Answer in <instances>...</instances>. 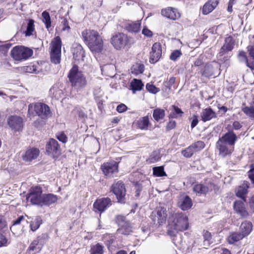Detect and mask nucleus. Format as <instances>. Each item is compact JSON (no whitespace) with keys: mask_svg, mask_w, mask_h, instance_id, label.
<instances>
[{"mask_svg":"<svg viewBox=\"0 0 254 254\" xmlns=\"http://www.w3.org/2000/svg\"><path fill=\"white\" fill-rule=\"evenodd\" d=\"M127 107L124 104H121L117 107V111L119 113H123L127 110Z\"/></svg>","mask_w":254,"mask_h":254,"instance_id":"55","label":"nucleus"},{"mask_svg":"<svg viewBox=\"0 0 254 254\" xmlns=\"http://www.w3.org/2000/svg\"><path fill=\"white\" fill-rule=\"evenodd\" d=\"M243 238L244 237L239 232H233L229 235V236L227 237V240L229 244H233L235 242L243 239Z\"/></svg>","mask_w":254,"mask_h":254,"instance_id":"28","label":"nucleus"},{"mask_svg":"<svg viewBox=\"0 0 254 254\" xmlns=\"http://www.w3.org/2000/svg\"><path fill=\"white\" fill-rule=\"evenodd\" d=\"M120 26L130 33H138L140 30V21H124L119 24Z\"/></svg>","mask_w":254,"mask_h":254,"instance_id":"16","label":"nucleus"},{"mask_svg":"<svg viewBox=\"0 0 254 254\" xmlns=\"http://www.w3.org/2000/svg\"><path fill=\"white\" fill-rule=\"evenodd\" d=\"M237 140V136L232 131H228L220 137L216 143L218 155L223 158L231 155Z\"/></svg>","mask_w":254,"mask_h":254,"instance_id":"1","label":"nucleus"},{"mask_svg":"<svg viewBox=\"0 0 254 254\" xmlns=\"http://www.w3.org/2000/svg\"><path fill=\"white\" fill-rule=\"evenodd\" d=\"M142 33L147 37H150L152 36V32L147 28H143Z\"/></svg>","mask_w":254,"mask_h":254,"instance_id":"60","label":"nucleus"},{"mask_svg":"<svg viewBox=\"0 0 254 254\" xmlns=\"http://www.w3.org/2000/svg\"><path fill=\"white\" fill-rule=\"evenodd\" d=\"M42 21L45 23L48 30L51 27V20L50 17H43Z\"/></svg>","mask_w":254,"mask_h":254,"instance_id":"51","label":"nucleus"},{"mask_svg":"<svg viewBox=\"0 0 254 254\" xmlns=\"http://www.w3.org/2000/svg\"><path fill=\"white\" fill-rule=\"evenodd\" d=\"M48 154L55 157L61 153L60 146L58 141L53 138H51L47 143L46 147Z\"/></svg>","mask_w":254,"mask_h":254,"instance_id":"14","label":"nucleus"},{"mask_svg":"<svg viewBox=\"0 0 254 254\" xmlns=\"http://www.w3.org/2000/svg\"><path fill=\"white\" fill-rule=\"evenodd\" d=\"M39 154V150L36 148L27 149L24 155L22 156L23 159L25 161H30L37 158Z\"/></svg>","mask_w":254,"mask_h":254,"instance_id":"25","label":"nucleus"},{"mask_svg":"<svg viewBox=\"0 0 254 254\" xmlns=\"http://www.w3.org/2000/svg\"><path fill=\"white\" fill-rule=\"evenodd\" d=\"M68 77L73 87L77 91H80L84 88L86 84V78L81 72L78 71V66L74 65L70 70Z\"/></svg>","mask_w":254,"mask_h":254,"instance_id":"4","label":"nucleus"},{"mask_svg":"<svg viewBox=\"0 0 254 254\" xmlns=\"http://www.w3.org/2000/svg\"><path fill=\"white\" fill-rule=\"evenodd\" d=\"M112 205V201L110 198H102L98 199L94 203L93 207L95 211L102 213L104 212L108 207Z\"/></svg>","mask_w":254,"mask_h":254,"instance_id":"15","label":"nucleus"},{"mask_svg":"<svg viewBox=\"0 0 254 254\" xmlns=\"http://www.w3.org/2000/svg\"><path fill=\"white\" fill-rule=\"evenodd\" d=\"M167 216V211L164 207L158 208L156 213L152 212L151 215L154 224L159 225L166 222Z\"/></svg>","mask_w":254,"mask_h":254,"instance_id":"12","label":"nucleus"},{"mask_svg":"<svg viewBox=\"0 0 254 254\" xmlns=\"http://www.w3.org/2000/svg\"><path fill=\"white\" fill-rule=\"evenodd\" d=\"M82 36L91 51L97 53L101 52L103 47V41L97 31L85 30L82 32Z\"/></svg>","mask_w":254,"mask_h":254,"instance_id":"3","label":"nucleus"},{"mask_svg":"<svg viewBox=\"0 0 254 254\" xmlns=\"http://www.w3.org/2000/svg\"><path fill=\"white\" fill-rule=\"evenodd\" d=\"M118 164L115 161L104 163L101 166V169L105 176L111 178L114 174L118 172Z\"/></svg>","mask_w":254,"mask_h":254,"instance_id":"13","label":"nucleus"},{"mask_svg":"<svg viewBox=\"0 0 254 254\" xmlns=\"http://www.w3.org/2000/svg\"><path fill=\"white\" fill-rule=\"evenodd\" d=\"M35 21L33 19H28L26 30L25 31V34L26 36H30L33 35V32L35 30Z\"/></svg>","mask_w":254,"mask_h":254,"instance_id":"30","label":"nucleus"},{"mask_svg":"<svg viewBox=\"0 0 254 254\" xmlns=\"http://www.w3.org/2000/svg\"><path fill=\"white\" fill-rule=\"evenodd\" d=\"M112 188L113 192L116 195L118 202H125L126 190L124 184L120 181L114 184Z\"/></svg>","mask_w":254,"mask_h":254,"instance_id":"10","label":"nucleus"},{"mask_svg":"<svg viewBox=\"0 0 254 254\" xmlns=\"http://www.w3.org/2000/svg\"><path fill=\"white\" fill-rule=\"evenodd\" d=\"M229 51H227L223 46L220 49V52L218 54V57L221 58L226 54Z\"/></svg>","mask_w":254,"mask_h":254,"instance_id":"58","label":"nucleus"},{"mask_svg":"<svg viewBox=\"0 0 254 254\" xmlns=\"http://www.w3.org/2000/svg\"><path fill=\"white\" fill-rule=\"evenodd\" d=\"M182 55V52L180 50L174 51L170 56V59L173 61H176L181 55Z\"/></svg>","mask_w":254,"mask_h":254,"instance_id":"47","label":"nucleus"},{"mask_svg":"<svg viewBox=\"0 0 254 254\" xmlns=\"http://www.w3.org/2000/svg\"><path fill=\"white\" fill-rule=\"evenodd\" d=\"M146 89L151 93L155 94L159 92V88L156 87L154 85L147 83L146 85Z\"/></svg>","mask_w":254,"mask_h":254,"instance_id":"48","label":"nucleus"},{"mask_svg":"<svg viewBox=\"0 0 254 254\" xmlns=\"http://www.w3.org/2000/svg\"><path fill=\"white\" fill-rule=\"evenodd\" d=\"M239 57L241 61L247 63L248 59L245 52H240L239 54Z\"/></svg>","mask_w":254,"mask_h":254,"instance_id":"56","label":"nucleus"},{"mask_svg":"<svg viewBox=\"0 0 254 254\" xmlns=\"http://www.w3.org/2000/svg\"><path fill=\"white\" fill-rule=\"evenodd\" d=\"M234 209L237 213L243 218H247L249 215L244 206V203L241 201H236L234 202Z\"/></svg>","mask_w":254,"mask_h":254,"instance_id":"21","label":"nucleus"},{"mask_svg":"<svg viewBox=\"0 0 254 254\" xmlns=\"http://www.w3.org/2000/svg\"><path fill=\"white\" fill-rule=\"evenodd\" d=\"M176 125V123L175 121H170L168 123V124L166 126V128L168 130L172 129L175 127Z\"/></svg>","mask_w":254,"mask_h":254,"instance_id":"57","label":"nucleus"},{"mask_svg":"<svg viewBox=\"0 0 254 254\" xmlns=\"http://www.w3.org/2000/svg\"><path fill=\"white\" fill-rule=\"evenodd\" d=\"M194 152L199 151L202 149L204 146L205 144L202 141H198L190 145Z\"/></svg>","mask_w":254,"mask_h":254,"instance_id":"42","label":"nucleus"},{"mask_svg":"<svg viewBox=\"0 0 254 254\" xmlns=\"http://www.w3.org/2000/svg\"><path fill=\"white\" fill-rule=\"evenodd\" d=\"M132 232L129 223L125 225V226L120 227L117 230L118 234H122L124 235H128Z\"/></svg>","mask_w":254,"mask_h":254,"instance_id":"35","label":"nucleus"},{"mask_svg":"<svg viewBox=\"0 0 254 254\" xmlns=\"http://www.w3.org/2000/svg\"><path fill=\"white\" fill-rule=\"evenodd\" d=\"M161 158L160 153L159 151H154L150 155L149 158V161L150 163H153L158 161Z\"/></svg>","mask_w":254,"mask_h":254,"instance_id":"41","label":"nucleus"},{"mask_svg":"<svg viewBox=\"0 0 254 254\" xmlns=\"http://www.w3.org/2000/svg\"><path fill=\"white\" fill-rule=\"evenodd\" d=\"M57 139L62 142L65 143L67 141V138L64 132H59L56 134Z\"/></svg>","mask_w":254,"mask_h":254,"instance_id":"49","label":"nucleus"},{"mask_svg":"<svg viewBox=\"0 0 254 254\" xmlns=\"http://www.w3.org/2000/svg\"><path fill=\"white\" fill-rule=\"evenodd\" d=\"M24 219V217L23 216H20L17 219L13 221V225L10 227V230L12 231L14 229V227L15 225L19 224L22 220Z\"/></svg>","mask_w":254,"mask_h":254,"instance_id":"54","label":"nucleus"},{"mask_svg":"<svg viewBox=\"0 0 254 254\" xmlns=\"http://www.w3.org/2000/svg\"><path fill=\"white\" fill-rule=\"evenodd\" d=\"M247 48L250 56L253 59H254V45L252 46H249Z\"/></svg>","mask_w":254,"mask_h":254,"instance_id":"59","label":"nucleus"},{"mask_svg":"<svg viewBox=\"0 0 254 254\" xmlns=\"http://www.w3.org/2000/svg\"><path fill=\"white\" fill-rule=\"evenodd\" d=\"M214 254H231L230 252L224 248H217L213 250Z\"/></svg>","mask_w":254,"mask_h":254,"instance_id":"46","label":"nucleus"},{"mask_svg":"<svg viewBox=\"0 0 254 254\" xmlns=\"http://www.w3.org/2000/svg\"><path fill=\"white\" fill-rule=\"evenodd\" d=\"M72 53L75 60H79L84 57V51L82 47L79 44H75L73 45Z\"/></svg>","mask_w":254,"mask_h":254,"instance_id":"24","label":"nucleus"},{"mask_svg":"<svg viewBox=\"0 0 254 254\" xmlns=\"http://www.w3.org/2000/svg\"><path fill=\"white\" fill-rule=\"evenodd\" d=\"M42 220L41 218L39 216H37L35 218L32 220L30 222V228L32 231H35L37 230L41 224H42Z\"/></svg>","mask_w":254,"mask_h":254,"instance_id":"33","label":"nucleus"},{"mask_svg":"<svg viewBox=\"0 0 254 254\" xmlns=\"http://www.w3.org/2000/svg\"><path fill=\"white\" fill-rule=\"evenodd\" d=\"M253 230V224L252 222L245 221L242 222L240 227L239 233L245 238L248 236Z\"/></svg>","mask_w":254,"mask_h":254,"instance_id":"22","label":"nucleus"},{"mask_svg":"<svg viewBox=\"0 0 254 254\" xmlns=\"http://www.w3.org/2000/svg\"><path fill=\"white\" fill-rule=\"evenodd\" d=\"M248 174L249 178L254 183V167L249 171Z\"/></svg>","mask_w":254,"mask_h":254,"instance_id":"62","label":"nucleus"},{"mask_svg":"<svg viewBox=\"0 0 254 254\" xmlns=\"http://www.w3.org/2000/svg\"><path fill=\"white\" fill-rule=\"evenodd\" d=\"M249 184L248 182L244 181L242 186L238 188L236 192V195L241 198L244 201H246L245 195L248 192L247 190L249 188Z\"/></svg>","mask_w":254,"mask_h":254,"instance_id":"26","label":"nucleus"},{"mask_svg":"<svg viewBox=\"0 0 254 254\" xmlns=\"http://www.w3.org/2000/svg\"><path fill=\"white\" fill-rule=\"evenodd\" d=\"M149 123L148 116H145L140 119L137 122V127L142 130H146L148 128Z\"/></svg>","mask_w":254,"mask_h":254,"instance_id":"29","label":"nucleus"},{"mask_svg":"<svg viewBox=\"0 0 254 254\" xmlns=\"http://www.w3.org/2000/svg\"><path fill=\"white\" fill-rule=\"evenodd\" d=\"M6 227V223L5 220L2 217H0V230Z\"/></svg>","mask_w":254,"mask_h":254,"instance_id":"63","label":"nucleus"},{"mask_svg":"<svg viewBox=\"0 0 254 254\" xmlns=\"http://www.w3.org/2000/svg\"><path fill=\"white\" fill-rule=\"evenodd\" d=\"M7 124L11 130L14 131H20L23 126V119L18 116H11L7 119Z\"/></svg>","mask_w":254,"mask_h":254,"instance_id":"11","label":"nucleus"},{"mask_svg":"<svg viewBox=\"0 0 254 254\" xmlns=\"http://www.w3.org/2000/svg\"><path fill=\"white\" fill-rule=\"evenodd\" d=\"M39 239L38 238L34 240L30 244L29 250L32 251H35V253H39L41 250V246H39Z\"/></svg>","mask_w":254,"mask_h":254,"instance_id":"37","label":"nucleus"},{"mask_svg":"<svg viewBox=\"0 0 254 254\" xmlns=\"http://www.w3.org/2000/svg\"><path fill=\"white\" fill-rule=\"evenodd\" d=\"M242 126L237 121H235L233 124V127L236 130H238L242 127Z\"/></svg>","mask_w":254,"mask_h":254,"instance_id":"64","label":"nucleus"},{"mask_svg":"<svg viewBox=\"0 0 254 254\" xmlns=\"http://www.w3.org/2000/svg\"><path fill=\"white\" fill-rule=\"evenodd\" d=\"M161 56L162 48L161 44L159 43H154L150 53V62L152 64L156 63L160 59Z\"/></svg>","mask_w":254,"mask_h":254,"instance_id":"17","label":"nucleus"},{"mask_svg":"<svg viewBox=\"0 0 254 254\" xmlns=\"http://www.w3.org/2000/svg\"><path fill=\"white\" fill-rule=\"evenodd\" d=\"M34 112H35L36 115L41 117L42 119L47 118L50 114L49 107L42 103H35L29 104L28 112L33 114Z\"/></svg>","mask_w":254,"mask_h":254,"instance_id":"7","label":"nucleus"},{"mask_svg":"<svg viewBox=\"0 0 254 254\" xmlns=\"http://www.w3.org/2000/svg\"><path fill=\"white\" fill-rule=\"evenodd\" d=\"M235 3V0H229L227 7V11L228 12H231L232 11V7Z\"/></svg>","mask_w":254,"mask_h":254,"instance_id":"61","label":"nucleus"},{"mask_svg":"<svg viewBox=\"0 0 254 254\" xmlns=\"http://www.w3.org/2000/svg\"><path fill=\"white\" fill-rule=\"evenodd\" d=\"M191 120V127L193 128L194 127L198 122V117L195 115H193L190 119Z\"/></svg>","mask_w":254,"mask_h":254,"instance_id":"52","label":"nucleus"},{"mask_svg":"<svg viewBox=\"0 0 254 254\" xmlns=\"http://www.w3.org/2000/svg\"><path fill=\"white\" fill-rule=\"evenodd\" d=\"M162 16H180L181 14L179 12L177 9L172 7H168L163 9L161 11Z\"/></svg>","mask_w":254,"mask_h":254,"instance_id":"27","label":"nucleus"},{"mask_svg":"<svg viewBox=\"0 0 254 254\" xmlns=\"http://www.w3.org/2000/svg\"><path fill=\"white\" fill-rule=\"evenodd\" d=\"M200 117L203 122H206L212 119L217 118V115L211 108H207L202 110Z\"/></svg>","mask_w":254,"mask_h":254,"instance_id":"19","label":"nucleus"},{"mask_svg":"<svg viewBox=\"0 0 254 254\" xmlns=\"http://www.w3.org/2000/svg\"><path fill=\"white\" fill-rule=\"evenodd\" d=\"M172 107L174 109V112L170 114V117L172 118H175L178 117L177 115H180V116H182L184 113L182 112L181 109L175 106H172Z\"/></svg>","mask_w":254,"mask_h":254,"instance_id":"43","label":"nucleus"},{"mask_svg":"<svg viewBox=\"0 0 254 254\" xmlns=\"http://www.w3.org/2000/svg\"><path fill=\"white\" fill-rule=\"evenodd\" d=\"M214 184L210 183L207 185L197 184L193 187V191L200 194H205L209 190H212L214 187Z\"/></svg>","mask_w":254,"mask_h":254,"instance_id":"20","label":"nucleus"},{"mask_svg":"<svg viewBox=\"0 0 254 254\" xmlns=\"http://www.w3.org/2000/svg\"><path fill=\"white\" fill-rule=\"evenodd\" d=\"M165 110L160 108H156L153 111V117L156 121L163 119L165 117Z\"/></svg>","mask_w":254,"mask_h":254,"instance_id":"32","label":"nucleus"},{"mask_svg":"<svg viewBox=\"0 0 254 254\" xmlns=\"http://www.w3.org/2000/svg\"><path fill=\"white\" fill-rule=\"evenodd\" d=\"M62 23L63 25V30H65L66 29H69L70 28L69 26L68 25V20L66 18H65L64 17H63L62 18Z\"/></svg>","mask_w":254,"mask_h":254,"instance_id":"53","label":"nucleus"},{"mask_svg":"<svg viewBox=\"0 0 254 254\" xmlns=\"http://www.w3.org/2000/svg\"><path fill=\"white\" fill-rule=\"evenodd\" d=\"M153 175L156 177H163L167 176L164 171L163 166L154 167L153 168Z\"/></svg>","mask_w":254,"mask_h":254,"instance_id":"38","label":"nucleus"},{"mask_svg":"<svg viewBox=\"0 0 254 254\" xmlns=\"http://www.w3.org/2000/svg\"><path fill=\"white\" fill-rule=\"evenodd\" d=\"M143 86V84L141 81L137 79H133L130 83L131 88L134 92L135 91L141 90Z\"/></svg>","mask_w":254,"mask_h":254,"instance_id":"34","label":"nucleus"},{"mask_svg":"<svg viewBox=\"0 0 254 254\" xmlns=\"http://www.w3.org/2000/svg\"><path fill=\"white\" fill-rule=\"evenodd\" d=\"M116 223L120 226V227L125 226V225L128 223V222L126 221V217L122 215H119L117 216L116 218Z\"/></svg>","mask_w":254,"mask_h":254,"instance_id":"44","label":"nucleus"},{"mask_svg":"<svg viewBox=\"0 0 254 254\" xmlns=\"http://www.w3.org/2000/svg\"><path fill=\"white\" fill-rule=\"evenodd\" d=\"M194 153V152L193 151L191 146H190L185 150H183L182 152L183 155L188 158L191 157Z\"/></svg>","mask_w":254,"mask_h":254,"instance_id":"45","label":"nucleus"},{"mask_svg":"<svg viewBox=\"0 0 254 254\" xmlns=\"http://www.w3.org/2000/svg\"><path fill=\"white\" fill-rule=\"evenodd\" d=\"M8 244L7 240L5 237L0 234V247H6Z\"/></svg>","mask_w":254,"mask_h":254,"instance_id":"50","label":"nucleus"},{"mask_svg":"<svg viewBox=\"0 0 254 254\" xmlns=\"http://www.w3.org/2000/svg\"><path fill=\"white\" fill-rule=\"evenodd\" d=\"M192 205L191 199L188 195H181L178 199V206L182 210L190 209Z\"/></svg>","mask_w":254,"mask_h":254,"instance_id":"18","label":"nucleus"},{"mask_svg":"<svg viewBox=\"0 0 254 254\" xmlns=\"http://www.w3.org/2000/svg\"><path fill=\"white\" fill-rule=\"evenodd\" d=\"M134 43V40L123 33H118L111 38V43L115 49L120 50Z\"/></svg>","mask_w":254,"mask_h":254,"instance_id":"6","label":"nucleus"},{"mask_svg":"<svg viewBox=\"0 0 254 254\" xmlns=\"http://www.w3.org/2000/svg\"><path fill=\"white\" fill-rule=\"evenodd\" d=\"M169 220L171 222V226L176 231H183L189 228L188 217L182 212L173 213L169 218Z\"/></svg>","mask_w":254,"mask_h":254,"instance_id":"5","label":"nucleus"},{"mask_svg":"<svg viewBox=\"0 0 254 254\" xmlns=\"http://www.w3.org/2000/svg\"><path fill=\"white\" fill-rule=\"evenodd\" d=\"M42 188L39 186L33 187L31 188L30 192L27 199L33 204L41 206L50 205L57 201V197L53 194H42Z\"/></svg>","mask_w":254,"mask_h":254,"instance_id":"2","label":"nucleus"},{"mask_svg":"<svg viewBox=\"0 0 254 254\" xmlns=\"http://www.w3.org/2000/svg\"><path fill=\"white\" fill-rule=\"evenodd\" d=\"M234 41L232 37H228L225 39V44L223 46L227 51L230 52L234 48Z\"/></svg>","mask_w":254,"mask_h":254,"instance_id":"40","label":"nucleus"},{"mask_svg":"<svg viewBox=\"0 0 254 254\" xmlns=\"http://www.w3.org/2000/svg\"><path fill=\"white\" fill-rule=\"evenodd\" d=\"M12 57L15 61H23L28 59L33 55V51L24 46H15L11 51Z\"/></svg>","mask_w":254,"mask_h":254,"instance_id":"8","label":"nucleus"},{"mask_svg":"<svg viewBox=\"0 0 254 254\" xmlns=\"http://www.w3.org/2000/svg\"><path fill=\"white\" fill-rule=\"evenodd\" d=\"M144 69V66L143 64H136L131 68V72L135 74L142 73Z\"/></svg>","mask_w":254,"mask_h":254,"instance_id":"39","label":"nucleus"},{"mask_svg":"<svg viewBox=\"0 0 254 254\" xmlns=\"http://www.w3.org/2000/svg\"><path fill=\"white\" fill-rule=\"evenodd\" d=\"M219 0H208L202 8V13L207 15L212 11L217 6Z\"/></svg>","mask_w":254,"mask_h":254,"instance_id":"23","label":"nucleus"},{"mask_svg":"<svg viewBox=\"0 0 254 254\" xmlns=\"http://www.w3.org/2000/svg\"><path fill=\"white\" fill-rule=\"evenodd\" d=\"M242 110L247 116L254 118V98H253V102L252 106H243Z\"/></svg>","mask_w":254,"mask_h":254,"instance_id":"36","label":"nucleus"},{"mask_svg":"<svg viewBox=\"0 0 254 254\" xmlns=\"http://www.w3.org/2000/svg\"><path fill=\"white\" fill-rule=\"evenodd\" d=\"M52 47L51 53V62L55 64H58L61 62V41L59 37L55 38L52 43Z\"/></svg>","mask_w":254,"mask_h":254,"instance_id":"9","label":"nucleus"},{"mask_svg":"<svg viewBox=\"0 0 254 254\" xmlns=\"http://www.w3.org/2000/svg\"><path fill=\"white\" fill-rule=\"evenodd\" d=\"M90 254H103L104 246L97 243L95 245H92L90 250Z\"/></svg>","mask_w":254,"mask_h":254,"instance_id":"31","label":"nucleus"}]
</instances>
